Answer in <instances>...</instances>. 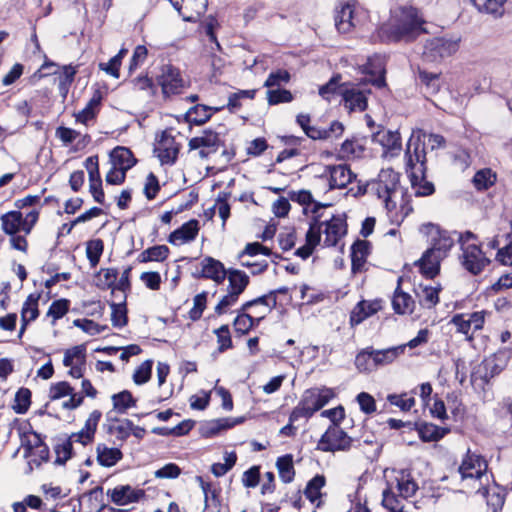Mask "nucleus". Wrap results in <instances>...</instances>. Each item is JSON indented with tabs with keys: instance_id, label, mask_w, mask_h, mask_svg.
Wrapping results in <instances>:
<instances>
[{
	"instance_id": "1a4fd4ad",
	"label": "nucleus",
	"mask_w": 512,
	"mask_h": 512,
	"mask_svg": "<svg viewBox=\"0 0 512 512\" xmlns=\"http://www.w3.org/2000/svg\"><path fill=\"white\" fill-rule=\"evenodd\" d=\"M489 263L490 260L479 245L467 244L466 247H463L461 264L472 275L480 274Z\"/></svg>"
},
{
	"instance_id": "2f4dec72",
	"label": "nucleus",
	"mask_w": 512,
	"mask_h": 512,
	"mask_svg": "<svg viewBox=\"0 0 512 512\" xmlns=\"http://www.w3.org/2000/svg\"><path fill=\"white\" fill-rule=\"evenodd\" d=\"M2 230L8 235H15L22 229L23 215L19 210L9 211L0 217Z\"/></svg>"
},
{
	"instance_id": "a19ab883",
	"label": "nucleus",
	"mask_w": 512,
	"mask_h": 512,
	"mask_svg": "<svg viewBox=\"0 0 512 512\" xmlns=\"http://www.w3.org/2000/svg\"><path fill=\"white\" fill-rule=\"evenodd\" d=\"M242 310V307L237 311V316L233 321L234 330L240 335L247 334L254 328V317Z\"/></svg>"
},
{
	"instance_id": "774afa93",
	"label": "nucleus",
	"mask_w": 512,
	"mask_h": 512,
	"mask_svg": "<svg viewBox=\"0 0 512 512\" xmlns=\"http://www.w3.org/2000/svg\"><path fill=\"white\" fill-rule=\"evenodd\" d=\"M85 167L88 171L89 176V184L91 183H101L102 179L99 172V162L98 156H90L85 160Z\"/></svg>"
},
{
	"instance_id": "4c0bfd02",
	"label": "nucleus",
	"mask_w": 512,
	"mask_h": 512,
	"mask_svg": "<svg viewBox=\"0 0 512 512\" xmlns=\"http://www.w3.org/2000/svg\"><path fill=\"white\" fill-rule=\"evenodd\" d=\"M392 305L397 314L412 313L414 300L408 293L396 290L392 299Z\"/></svg>"
},
{
	"instance_id": "412c9836",
	"label": "nucleus",
	"mask_w": 512,
	"mask_h": 512,
	"mask_svg": "<svg viewBox=\"0 0 512 512\" xmlns=\"http://www.w3.org/2000/svg\"><path fill=\"white\" fill-rule=\"evenodd\" d=\"M381 309V302L378 300L374 301H360L356 304L350 314L351 326L359 325L366 318L374 315Z\"/></svg>"
},
{
	"instance_id": "58836bf2",
	"label": "nucleus",
	"mask_w": 512,
	"mask_h": 512,
	"mask_svg": "<svg viewBox=\"0 0 512 512\" xmlns=\"http://www.w3.org/2000/svg\"><path fill=\"white\" fill-rule=\"evenodd\" d=\"M396 481L399 495L403 498L412 497L418 490L417 483L404 470L400 472V476L396 477Z\"/></svg>"
},
{
	"instance_id": "79ce46f5",
	"label": "nucleus",
	"mask_w": 512,
	"mask_h": 512,
	"mask_svg": "<svg viewBox=\"0 0 512 512\" xmlns=\"http://www.w3.org/2000/svg\"><path fill=\"white\" fill-rule=\"evenodd\" d=\"M496 182V174L491 169H482L475 173L473 184L479 191H484L494 185Z\"/></svg>"
},
{
	"instance_id": "3c124183",
	"label": "nucleus",
	"mask_w": 512,
	"mask_h": 512,
	"mask_svg": "<svg viewBox=\"0 0 512 512\" xmlns=\"http://www.w3.org/2000/svg\"><path fill=\"white\" fill-rule=\"evenodd\" d=\"M101 417L102 413L99 410H94L89 415L83 427L86 433V440L83 441V445H87L88 443L93 441Z\"/></svg>"
},
{
	"instance_id": "ea45409f",
	"label": "nucleus",
	"mask_w": 512,
	"mask_h": 512,
	"mask_svg": "<svg viewBox=\"0 0 512 512\" xmlns=\"http://www.w3.org/2000/svg\"><path fill=\"white\" fill-rule=\"evenodd\" d=\"M440 287L419 286L417 296L419 303L426 308H432L439 302Z\"/></svg>"
},
{
	"instance_id": "a211bd4d",
	"label": "nucleus",
	"mask_w": 512,
	"mask_h": 512,
	"mask_svg": "<svg viewBox=\"0 0 512 512\" xmlns=\"http://www.w3.org/2000/svg\"><path fill=\"white\" fill-rule=\"evenodd\" d=\"M244 421L243 417L239 418H219L211 421H207L201 425L200 433L205 438H212L218 435L221 431L230 429L237 424Z\"/></svg>"
},
{
	"instance_id": "a878e982",
	"label": "nucleus",
	"mask_w": 512,
	"mask_h": 512,
	"mask_svg": "<svg viewBox=\"0 0 512 512\" xmlns=\"http://www.w3.org/2000/svg\"><path fill=\"white\" fill-rule=\"evenodd\" d=\"M414 426L415 429L418 431L419 437L424 442L438 441L450 432L449 428L440 427L433 423H415Z\"/></svg>"
},
{
	"instance_id": "4d7b16f0",
	"label": "nucleus",
	"mask_w": 512,
	"mask_h": 512,
	"mask_svg": "<svg viewBox=\"0 0 512 512\" xmlns=\"http://www.w3.org/2000/svg\"><path fill=\"white\" fill-rule=\"evenodd\" d=\"M70 301L68 299H59L51 303L47 316L53 318V323L62 318L69 311Z\"/></svg>"
},
{
	"instance_id": "f8f14e48",
	"label": "nucleus",
	"mask_w": 512,
	"mask_h": 512,
	"mask_svg": "<svg viewBox=\"0 0 512 512\" xmlns=\"http://www.w3.org/2000/svg\"><path fill=\"white\" fill-rule=\"evenodd\" d=\"M179 149L180 146L175 138L164 131L154 152L162 165H173L177 160Z\"/></svg>"
},
{
	"instance_id": "b1692460",
	"label": "nucleus",
	"mask_w": 512,
	"mask_h": 512,
	"mask_svg": "<svg viewBox=\"0 0 512 512\" xmlns=\"http://www.w3.org/2000/svg\"><path fill=\"white\" fill-rule=\"evenodd\" d=\"M354 8L349 3L341 6L335 14V26L340 33H348L355 27Z\"/></svg>"
},
{
	"instance_id": "49530a36",
	"label": "nucleus",
	"mask_w": 512,
	"mask_h": 512,
	"mask_svg": "<svg viewBox=\"0 0 512 512\" xmlns=\"http://www.w3.org/2000/svg\"><path fill=\"white\" fill-rule=\"evenodd\" d=\"M104 250V243L101 239H93L86 244V256L92 268L96 267Z\"/></svg>"
},
{
	"instance_id": "5fc2aeb1",
	"label": "nucleus",
	"mask_w": 512,
	"mask_h": 512,
	"mask_svg": "<svg viewBox=\"0 0 512 512\" xmlns=\"http://www.w3.org/2000/svg\"><path fill=\"white\" fill-rule=\"evenodd\" d=\"M321 215H317L313 217V222L310 224V227L306 233V244L312 247H316L321 240V227L322 223L320 222Z\"/></svg>"
},
{
	"instance_id": "c9c22d12",
	"label": "nucleus",
	"mask_w": 512,
	"mask_h": 512,
	"mask_svg": "<svg viewBox=\"0 0 512 512\" xmlns=\"http://www.w3.org/2000/svg\"><path fill=\"white\" fill-rule=\"evenodd\" d=\"M279 477L284 483H290L295 477V469L293 465V456L286 454L276 461Z\"/></svg>"
},
{
	"instance_id": "72a5a7b5",
	"label": "nucleus",
	"mask_w": 512,
	"mask_h": 512,
	"mask_svg": "<svg viewBox=\"0 0 512 512\" xmlns=\"http://www.w3.org/2000/svg\"><path fill=\"white\" fill-rule=\"evenodd\" d=\"M113 409L119 414H125L129 408L136 406V399L128 390L113 394L111 397Z\"/></svg>"
},
{
	"instance_id": "13d9d810",
	"label": "nucleus",
	"mask_w": 512,
	"mask_h": 512,
	"mask_svg": "<svg viewBox=\"0 0 512 512\" xmlns=\"http://www.w3.org/2000/svg\"><path fill=\"white\" fill-rule=\"evenodd\" d=\"M152 366L153 361L152 360H146L141 365H139L134 374H133V381L137 385H142L146 382H148L151 378L152 373Z\"/></svg>"
},
{
	"instance_id": "69168bd1",
	"label": "nucleus",
	"mask_w": 512,
	"mask_h": 512,
	"mask_svg": "<svg viewBox=\"0 0 512 512\" xmlns=\"http://www.w3.org/2000/svg\"><path fill=\"white\" fill-rule=\"evenodd\" d=\"M74 388L66 381H61L55 384H52L49 390V398L50 400H58L65 396L72 394Z\"/></svg>"
},
{
	"instance_id": "6e6552de",
	"label": "nucleus",
	"mask_w": 512,
	"mask_h": 512,
	"mask_svg": "<svg viewBox=\"0 0 512 512\" xmlns=\"http://www.w3.org/2000/svg\"><path fill=\"white\" fill-rule=\"evenodd\" d=\"M157 82L165 98L181 94L185 88V81L180 70L172 65L162 66Z\"/></svg>"
},
{
	"instance_id": "393cba45",
	"label": "nucleus",
	"mask_w": 512,
	"mask_h": 512,
	"mask_svg": "<svg viewBox=\"0 0 512 512\" xmlns=\"http://www.w3.org/2000/svg\"><path fill=\"white\" fill-rule=\"evenodd\" d=\"M370 251V243L366 240H356L351 246V269L353 273L359 272Z\"/></svg>"
},
{
	"instance_id": "7c9ffc66",
	"label": "nucleus",
	"mask_w": 512,
	"mask_h": 512,
	"mask_svg": "<svg viewBox=\"0 0 512 512\" xmlns=\"http://www.w3.org/2000/svg\"><path fill=\"white\" fill-rule=\"evenodd\" d=\"M373 140L392 153H398L401 150V137L398 131L377 132L373 134Z\"/></svg>"
},
{
	"instance_id": "8fccbe9b",
	"label": "nucleus",
	"mask_w": 512,
	"mask_h": 512,
	"mask_svg": "<svg viewBox=\"0 0 512 512\" xmlns=\"http://www.w3.org/2000/svg\"><path fill=\"white\" fill-rule=\"evenodd\" d=\"M74 359L78 360L81 365L85 364L86 346L84 344L67 349L64 353L63 365L65 367L72 366Z\"/></svg>"
},
{
	"instance_id": "603ef678",
	"label": "nucleus",
	"mask_w": 512,
	"mask_h": 512,
	"mask_svg": "<svg viewBox=\"0 0 512 512\" xmlns=\"http://www.w3.org/2000/svg\"><path fill=\"white\" fill-rule=\"evenodd\" d=\"M487 506L491 512H500L505 502V493L498 488L486 490Z\"/></svg>"
},
{
	"instance_id": "de8ad7c7",
	"label": "nucleus",
	"mask_w": 512,
	"mask_h": 512,
	"mask_svg": "<svg viewBox=\"0 0 512 512\" xmlns=\"http://www.w3.org/2000/svg\"><path fill=\"white\" fill-rule=\"evenodd\" d=\"M33 435L36 438L35 443L33 445L28 443L25 448L28 453H31L32 449H35V454L39 457V461H37L36 464L40 466L42 462L49 460V448L43 442L39 433L33 432Z\"/></svg>"
},
{
	"instance_id": "6e6d98bb",
	"label": "nucleus",
	"mask_w": 512,
	"mask_h": 512,
	"mask_svg": "<svg viewBox=\"0 0 512 512\" xmlns=\"http://www.w3.org/2000/svg\"><path fill=\"white\" fill-rule=\"evenodd\" d=\"M290 79L291 75L287 70L278 69L268 75L264 86L267 88L280 87L283 84H287Z\"/></svg>"
},
{
	"instance_id": "c756f323",
	"label": "nucleus",
	"mask_w": 512,
	"mask_h": 512,
	"mask_svg": "<svg viewBox=\"0 0 512 512\" xmlns=\"http://www.w3.org/2000/svg\"><path fill=\"white\" fill-rule=\"evenodd\" d=\"M365 145V137L353 136L341 144L339 152L342 158L360 157L365 150Z\"/></svg>"
},
{
	"instance_id": "aec40b11",
	"label": "nucleus",
	"mask_w": 512,
	"mask_h": 512,
	"mask_svg": "<svg viewBox=\"0 0 512 512\" xmlns=\"http://www.w3.org/2000/svg\"><path fill=\"white\" fill-rule=\"evenodd\" d=\"M440 75V73L429 72L418 68L416 82L425 96H433L439 92L441 87Z\"/></svg>"
},
{
	"instance_id": "5701e85b",
	"label": "nucleus",
	"mask_w": 512,
	"mask_h": 512,
	"mask_svg": "<svg viewBox=\"0 0 512 512\" xmlns=\"http://www.w3.org/2000/svg\"><path fill=\"white\" fill-rule=\"evenodd\" d=\"M110 160L112 165L126 172L137 163L132 151L122 146H117L111 151Z\"/></svg>"
},
{
	"instance_id": "e433bc0d",
	"label": "nucleus",
	"mask_w": 512,
	"mask_h": 512,
	"mask_svg": "<svg viewBox=\"0 0 512 512\" xmlns=\"http://www.w3.org/2000/svg\"><path fill=\"white\" fill-rule=\"evenodd\" d=\"M118 275L116 268H101L96 275L98 278L96 286L101 290L111 289L114 292Z\"/></svg>"
},
{
	"instance_id": "f257e3e1",
	"label": "nucleus",
	"mask_w": 512,
	"mask_h": 512,
	"mask_svg": "<svg viewBox=\"0 0 512 512\" xmlns=\"http://www.w3.org/2000/svg\"><path fill=\"white\" fill-rule=\"evenodd\" d=\"M425 21L414 7L402 6L391 11L387 22L381 24L372 34L374 43L410 42L425 32L422 25Z\"/></svg>"
},
{
	"instance_id": "423d86ee",
	"label": "nucleus",
	"mask_w": 512,
	"mask_h": 512,
	"mask_svg": "<svg viewBox=\"0 0 512 512\" xmlns=\"http://www.w3.org/2000/svg\"><path fill=\"white\" fill-rule=\"evenodd\" d=\"M356 178L348 165H327L324 167L322 174L317 179L327 184L328 191L335 189H343Z\"/></svg>"
},
{
	"instance_id": "a18cd8bd",
	"label": "nucleus",
	"mask_w": 512,
	"mask_h": 512,
	"mask_svg": "<svg viewBox=\"0 0 512 512\" xmlns=\"http://www.w3.org/2000/svg\"><path fill=\"white\" fill-rule=\"evenodd\" d=\"M31 391L28 388L21 387L15 394L13 410L17 414H25L31 404Z\"/></svg>"
},
{
	"instance_id": "c85d7f7f",
	"label": "nucleus",
	"mask_w": 512,
	"mask_h": 512,
	"mask_svg": "<svg viewBox=\"0 0 512 512\" xmlns=\"http://www.w3.org/2000/svg\"><path fill=\"white\" fill-rule=\"evenodd\" d=\"M96 453L97 461L103 467H112L123 458V453L119 448L108 447L103 443L97 445Z\"/></svg>"
},
{
	"instance_id": "9b49d317",
	"label": "nucleus",
	"mask_w": 512,
	"mask_h": 512,
	"mask_svg": "<svg viewBox=\"0 0 512 512\" xmlns=\"http://www.w3.org/2000/svg\"><path fill=\"white\" fill-rule=\"evenodd\" d=\"M200 270H196L192 275L194 278L211 279L217 284L222 283L227 274L223 263L213 257L207 256L200 263Z\"/></svg>"
},
{
	"instance_id": "680f3d73",
	"label": "nucleus",
	"mask_w": 512,
	"mask_h": 512,
	"mask_svg": "<svg viewBox=\"0 0 512 512\" xmlns=\"http://www.w3.org/2000/svg\"><path fill=\"white\" fill-rule=\"evenodd\" d=\"M214 333L217 336V342L219 344L218 351L220 353L233 347L230 329L228 325H222L218 329L214 330Z\"/></svg>"
},
{
	"instance_id": "bb28decb",
	"label": "nucleus",
	"mask_w": 512,
	"mask_h": 512,
	"mask_svg": "<svg viewBox=\"0 0 512 512\" xmlns=\"http://www.w3.org/2000/svg\"><path fill=\"white\" fill-rule=\"evenodd\" d=\"M226 278L228 279L227 291L241 295L250 283L249 276L242 270L229 268Z\"/></svg>"
},
{
	"instance_id": "473e14b6",
	"label": "nucleus",
	"mask_w": 512,
	"mask_h": 512,
	"mask_svg": "<svg viewBox=\"0 0 512 512\" xmlns=\"http://www.w3.org/2000/svg\"><path fill=\"white\" fill-rule=\"evenodd\" d=\"M406 345L390 347L387 349H373V359L376 368L392 363L405 350Z\"/></svg>"
},
{
	"instance_id": "bf43d9fd",
	"label": "nucleus",
	"mask_w": 512,
	"mask_h": 512,
	"mask_svg": "<svg viewBox=\"0 0 512 512\" xmlns=\"http://www.w3.org/2000/svg\"><path fill=\"white\" fill-rule=\"evenodd\" d=\"M293 100V95L286 89H269L267 91V101L269 105H277L280 103H289Z\"/></svg>"
},
{
	"instance_id": "6ab92c4d",
	"label": "nucleus",
	"mask_w": 512,
	"mask_h": 512,
	"mask_svg": "<svg viewBox=\"0 0 512 512\" xmlns=\"http://www.w3.org/2000/svg\"><path fill=\"white\" fill-rule=\"evenodd\" d=\"M339 95L342 96L345 107L350 111H364L367 108V98L363 91L356 87L341 88Z\"/></svg>"
},
{
	"instance_id": "dca6fc26",
	"label": "nucleus",
	"mask_w": 512,
	"mask_h": 512,
	"mask_svg": "<svg viewBox=\"0 0 512 512\" xmlns=\"http://www.w3.org/2000/svg\"><path fill=\"white\" fill-rule=\"evenodd\" d=\"M487 464L484 458L467 450L465 457L459 466V473L462 478H480L486 470Z\"/></svg>"
},
{
	"instance_id": "f704fd0d",
	"label": "nucleus",
	"mask_w": 512,
	"mask_h": 512,
	"mask_svg": "<svg viewBox=\"0 0 512 512\" xmlns=\"http://www.w3.org/2000/svg\"><path fill=\"white\" fill-rule=\"evenodd\" d=\"M507 0H473L479 12L491 14L496 18L504 14V4Z\"/></svg>"
},
{
	"instance_id": "37998d69",
	"label": "nucleus",
	"mask_w": 512,
	"mask_h": 512,
	"mask_svg": "<svg viewBox=\"0 0 512 512\" xmlns=\"http://www.w3.org/2000/svg\"><path fill=\"white\" fill-rule=\"evenodd\" d=\"M326 479L323 475L317 474L308 481L304 494L310 502L314 503L321 496V489L324 487Z\"/></svg>"
},
{
	"instance_id": "338daca9",
	"label": "nucleus",
	"mask_w": 512,
	"mask_h": 512,
	"mask_svg": "<svg viewBox=\"0 0 512 512\" xmlns=\"http://www.w3.org/2000/svg\"><path fill=\"white\" fill-rule=\"evenodd\" d=\"M75 74V67L71 65H66L62 67V72L59 77V90L63 95L66 94L68 87L73 82Z\"/></svg>"
},
{
	"instance_id": "9d476101",
	"label": "nucleus",
	"mask_w": 512,
	"mask_h": 512,
	"mask_svg": "<svg viewBox=\"0 0 512 512\" xmlns=\"http://www.w3.org/2000/svg\"><path fill=\"white\" fill-rule=\"evenodd\" d=\"M503 370V366L497 363L495 356L484 359L472 372L471 382L484 389L486 385Z\"/></svg>"
},
{
	"instance_id": "864d4df0",
	"label": "nucleus",
	"mask_w": 512,
	"mask_h": 512,
	"mask_svg": "<svg viewBox=\"0 0 512 512\" xmlns=\"http://www.w3.org/2000/svg\"><path fill=\"white\" fill-rule=\"evenodd\" d=\"M56 453L55 464L63 465L72 457L73 445L71 438L64 440L62 443L57 444L54 448Z\"/></svg>"
},
{
	"instance_id": "4468645a",
	"label": "nucleus",
	"mask_w": 512,
	"mask_h": 512,
	"mask_svg": "<svg viewBox=\"0 0 512 512\" xmlns=\"http://www.w3.org/2000/svg\"><path fill=\"white\" fill-rule=\"evenodd\" d=\"M185 21H195L206 12L208 0H169Z\"/></svg>"
},
{
	"instance_id": "f03ea898",
	"label": "nucleus",
	"mask_w": 512,
	"mask_h": 512,
	"mask_svg": "<svg viewBox=\"0 0 512 512\" xmlns=\"http://www.w3.org/2000/svg\"><path fill=\"white\" fill-rule=\"evenodd\" d=\"M431 247L416 261L421 273L428 279H433L440 272V262L447 256L454 245L450 232L440 229L438 225L429 224Z\"/></svg>"
},
{
	"instance_id": "4be33fe9",
	"label": "nucleus",
	"mask_w": 512,
	"mask_h": 512,
	"mask_svg": "<svg viewBox=\"0 0 512 512\" xmlns=\"http://www.w3.org/2000/svg\"><path fill=\"white\" fill-rule=\"evenodd\" d=\"M199 232V222L196 219H191L184 223L181 227L174 230L168 237V242L176 245L180 242H189L196 238Z\"/></svg>"
},
{
	"instance_id": "ddd939ff",
	"label": "nucleus",
	"mask_w": 512,
	"mask_h": 512,
	"mask_svg": "<svg viewBox=\"0 0 512 512\" xmlns=\"http://www.w3.org/2000/svg\"><path fill=\"white\" fill-rule=\"evenodd\" d=\"M326 225L324 245L333 247L338 244L347 233L346 215H334L331 219L321 222Z\"/></svg>"
},
{
	"instance_id": "c03bdc74",
	"label": "nucleus",
	"mask_w": 512,
	"mask_h": 512,
	"mask_svg": "<svg viewBox=\"0 0 512 512\" xmlns=\"http://www.w3.org/2000/svg\"><path fill=\"white\" fill-rule=\"evenodd\" d=\"M355 365L360 372H371L376 369L373 359V348L360 351L355 358Z\"/></svg>"
},
{
	"instance_id": "0eeeda50",
	"label": "nucleus",
	"mask_w": 512,
	"mask_h": 512,
	"mask_svg": "<svg viewBox=\"0 0 512 512\" xmlns=\"http://www.w3.org/2000/svg\"><path fill=\"white\" fill-rule=\"evenodd\" d=\"M458 48L459 44L456 40L435 37L426 41L423 56L428 61L438 62L456 53Z\"/></svg>"
},
{
	"instance_id": "0e129e2a",
	"label": "nucleus",
	"mask_w": 512,
	"mask_h": 512,
	"mask_svg": "<svg viewBox=\"0 0 512 512\" xmlns=\"http://www.w3.org/2000/svg\"><path fill=\"white\" fill-rule=\"evenodd\" d=\"M387 401L394 406H397L401 411L407 412L415 405L414 397H407V394H390L387 397Z\"/></svg>"
},
{
	"instance_id": "7ed1b4c3",
	"label": "nucleus",
	"mask_w": 512,
	"mask_h": 512,
	"mask_svg": "<svg viewBox=\"0 0 512 512\" xmlns=\"http://www.w3.org/2000/svg\"><path fill=\"white\" fill-rule=\"evenodd\" d=\"M406 157V172L409 174L411 184H415L417 179L425 176L426 173V152L425 145L420 139H409Z\"/></svg>"
},
{
	"instance_id": "20e7f679",
	"label": "nucleus",
	"mask_w": 512,
	"mask_h": 512,
	"mask_svg": "<svg viewBox=\"0 0 512 512\" xmlns=\"http://www.w3.org/2000/svg\"><path fill=\"white\" fill-rule=\"evenodd\" d=\"M368 186L375 192L378 198L383 199L387 209L391 206L395 207L392 196L395 195L400 186V174L391 168L382 169L378 175V179Z\"/></svg>"
},
{
	"instance_id": "2eb2a0df",
	"label": "nucleus",
	"mask_w": 512,
	"mask_h": 512,
	"mask_svg": "<svg viewBox=\"0 0 512 512\" xmlns=\"http://www.w3.org/2000/svg\"><path fill=\"white\" fill-rule=\"evenodd\" d=\"M220 144V138L217 132L207 129L201 136L193 137L189 140L190 150L202 148L199 151L201 158H207L211 152H215Z\"/></svg>"
},
{
	"instance_id": "39448f33",
	"label": "nucleus",
	"mask_w": 512,
	"mask_h": 512,
	"mask_svg": "<svg viewBox=\"0 0 512 512\" xmlns=\"http://www.w3.org/2000/svg\"><path fill=\"white\" fill-rule=\"evenodd\" d=\"M352 442L353 439L339 425H331L321 436L317 449L324 452L348 451Z\"/></svg>"
},
{
	"instance_id": "052dcab7",
	"label": "nucleus",
	"mask_w": 512,
	"mask_h": 512,
	"mask_svg": "<svg viewBox=\"0 0 512 512\" xmlns=\"http://www.w3.org/2000/svg\"><path fill=\"white\" fill-rule=\"evenodd\" d=\"M193 307L189 311V318L192 321H197L202 317V314L206 308L207 303V292L197 294L193 299Z\"/></svg>"
},
{
	"instance_id": "f3484780",
	"label": "nucleus",
	"mask_w": 512,
	"mask_h": 512,
	"mask_svg": "<svg viewBox=\"0 0 512 512\" xmlns=\"http://www.w3.org/2000/svg\"><path fill=\"white\" fill-rule=\"evenodd\" d=\"M107 494L111 497L113 503L118 506H125L139 502L145 496V491L134 489L130 485H121L108 490Z\"/></svg>"
},
{
	"instance_id": "cd10ccee",
	"label": "nucleus",
	"mask_w": 512,
	"mask_h": 512,
	"mask_svg": "<svg viewBox=\"0 0 512 512\" xmlns=\"http://www.w3.org/2000/svg\"><path fill=\"white\" fill-rule=\"evenodd\" d=\"M221 109H223V107L212 108L210 106L197 104L187 111L185 119L190 124L202 125L211 118L212 111L219 112Z\"/></svg>"
},
{
	"instance_id": "09e8293b",
	"label": "nucleus",
	"mask_w": 512,
	"mask_h": 512,
	"mask_svg": "<svg viewBox=\"0 0 512 512\" xmlns=\"http://www.w3.org/2000/svg\"><path fill=\"white\" fill-rule=\"evenodd\" d=\"M112 309L111 322L116 328H123L128 323L127 308L125 303L117 304L115 302L110 303Z\"/></svg>"
},
{
	"instance_id": "e2e57ef3",
	"label": "nucleus",
	"mask_w": 512,
	"mask_h": 512,
	"mask_svg": "<svg viewBox=\"0 0 512 512\" xmlns=\"http://www.w3.org/2000/svg\"><path fill=\"white\" fill-rule=\"evenodd\" d=\"M132 431V421L129 419H124L120 421L119 425H111L108 427L107 432L110 434H114L116 438L120 441H125L128 439Z\"/></svg>"
}]
</instances>
